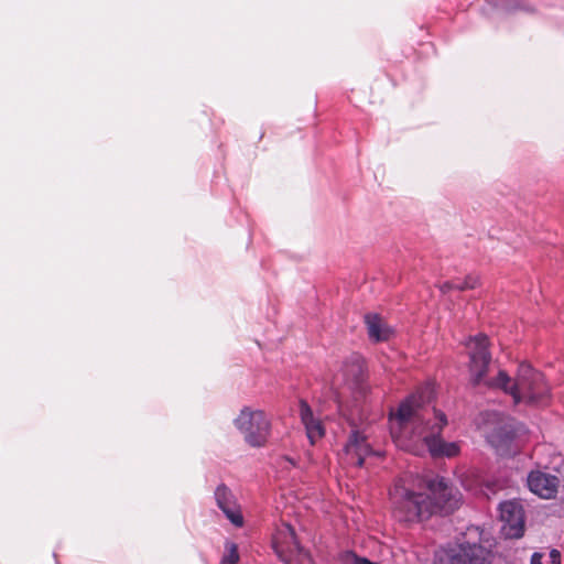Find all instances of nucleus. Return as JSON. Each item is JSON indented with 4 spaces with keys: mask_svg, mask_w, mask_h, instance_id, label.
<instances>
[{
    "mask_svg": "<svg viewBox=\"0 0 564 564\" xmlns=\"http://www.w3.org/2000/svg\"><path fill=\"white\" fill-rule=\"evenodd\" d=\"M424 392L409 395L402 401L395 413H390L391 435L395 441L400 438L401 430L413 424V431L421 437L433 458H453L459 455L460 446L457 442H445L442 438L444 427L447 425L446 414L430 406Z\"/></svg>",
    "mask_w": 564,
    "mask_h": 564,
    "instance_id": "1",
    "label": "nucleus"
},
{
    "mask_svg": "<svg viewBox=\"0 0 564 564\" xmlns=\"http://www.w3.org/2000/svg\"><path fill=\"white\" fill-rule=\"evenodd\" d=\"M490 388H499L510 394L514 404L524 403L529 406L546 408L552 402V389L545 376L528 362H521L512 381L505 370L497 377L486 381Z\"/></svg>",
    "mask_w": 564,
    "mask_h": 564,
    "instance_id": "2",
    "label": "nucleus"
},
{
    "mask_svg": "<svg viewBox=\"0 0 564 564\" xmlns=\"http://www.w3.org/2000/svg\"><path fill=\"white\" fill-rule=\"evenodd\" d=\"M392 514L400 522H422L431 519L426 492H417L398 479L389 490Z\"/></svg>",
    "mask_w": 564,
    "mask_h": 564,
    "instance_id": "3",
    "label": "nucleus"
},
{
    "mask_svg": "<svg viewBox=\"0 0 564 564\" xmlns=\"http://www.w3.org/2000/svg\"><path fill=\"white\" fill-rule=\"evenodd\" d=\"M426 488L431 518L451 516L463 505V495L459 489L444 477L437 476L427 480Z\"/></svg>",
    "mask_w": 564,
    "mask_h": 564,
    "instance_id": "4",
    "label": "nucleus"
},
{
    "mask_svg": "<svg viewBox=\"0 0 564 564\" xmlns=\"http://www.w3.org/2000/svg\"><path fill=\"white\" fill-rule=\"evenodd\" d=\"M235 425L251 447H263L271 435V422L264 411L245 406L235 419Z\"/></svg>",
    "mask_w": 564,
    "mask_h": 564,
    "instance_id": "5",
    "label": "nucleus"
},
{
    "mask_svg": "<svg viewBox=\"0 0 564 564\" xmlns=\"http://www.w3.org/2000/svg\"><path fill=\"white\" fill-rule=\"evenodd\" d=\"M272 547L284 564H314L311 554L301 546L294 528L286 522L276 527Z\"/></svg>",
    "mask_w": 564,
    "mask_h": 564,
    "instance_id": "6",
    "label": "nucleus"
},
{
    "mask_svg": "<svg viewBox=\"0 0 564 564\" xmlns=\"http://www.w3.org/2000/svg\"><path fill=\"white\" fill-rule=\"evenodd\" d=\"M465 345L468 348L470 382L474 387H477L484 381L489 371L491 362L489 338L486 334L480 333L469 336Z\"/></svg>",
    "mask_w": 564,
    "mask_h": 564,
    "instance_id": "7",
    "label": "nucleus"
},
{
    "mask_svg": "<svg viewBox=\"0 0 564 564\" xmlns=\"http://www.w3.org/2000/svg\"><path fill=\"white\" fill-rule=\"evenodd\" d=\"M437 564H485L486 549L478 543H460L435 553Z\"/></svg>",
    "mask_w": 564,
    "mask_h": 564,
    "instance_id": "8",
    "label": "nucleus"
},
{
    "mask_svg": "<svg viewBox=\"0 0 564 564\" xmlns=\"http://www.w3.org/2000/svg\"><path fill=\"white\" fill-rule=\"evenodd\" d=\"M501 531L508 539H519L524 533V510L516 500L503 501L499 506Z\"/></svg>",
    "mask_w": 564,
    "mask_h": 564,
    "instance_id": "9",
    "label": "nucleus"
},
{
    "mask_svg": "<svg viewBox=\"0 0 564 564\" xmlns=\"http://www.w3.org/2000/svg\"><path fill=\"white\" fill-rule=\"evenodd\" d=\"M218 508L224 512L226 518L237 528H241L245 523L241 508L236 500L231 490L219 485L214 492Z\"/></svg>",
    "mask_w": 564,
    "mask_h": 564,
    "instance_id": "10",
    "label": "nucleus"
},
{
    "mask_svg": "<svg viewBox=\"0 0 564 564\" xmlns=\"http://www.w3.org/2000/svg\"><path fill=\"white\" fill-rule=\"evenodd\" d=\"M529 489L543 499H552L556 496L560 479L555 475L542 470H531L528 475Z\"/></svg>",
    "mask_w": 564,
    "mask_h": 564,
    "instance_id": "11",
    "label": "nucleus"
},
{
    "mask_svg": "<svg viewBox=\"0 0 564 564\" xmlns=\"http://www.w3.org/2000/svg\"><path fill=\"white\" fill-rule=\"evenodd\" d=\"M344 451L349 457L351 464L357 467H362L366 457L372 454V448L367 443L366 436L357 430L351 431Z\"/></svg>",
    "mask_w": 564,
    "mask_h": 564,
    "instance_id": "12",
    "label": "nucleus"
},
{
    "mask_svg": "<svg viewBox=\"0 0 564 564\" xmlns=\"http://www.w3.org/2000/svg\"><path fill=\"white\" fill-rule=\"evenodd\" d=\"M299 408L301 421L305 426L307 437L311 444H315L317 440H321L324 436V426L318 419L314 417L312 408L310 406L307 401L301 399L299 402Z\"/></svg>",
    "mask_w": 564,
    "mask_h": 564,
    "instance_id": "13",
    "label": "nucleus"
},
{
    "mask_svg": "<svg viewBox=\"0 0 564 564\" xmlns=\"http://www.w3.org/2000/svg\"><path fill=\"white\" fill-rule=\"evenodd\" d=\"M516 437L517 432L510 424H501L490 432L488 441L497 448H505L509 447Z\"/></svg>",
    "mask_w": 564,
    "mask_h": 564,
    "instance_id": "14",
    "label": "nucleus"
},
{
    "mask_svg": "<svg viewBox=\"0 0 564 564\" xmlns=\"http://www.w3.org/2000/svg\"><path fill=\"white\" fill-rule=\"evenodd\" d=\"M365 323L367 325L370 340L379 343L389 339L390 329L383 325L382 319L378 314H367L365 316Z\"/></svg>",
    "mask_w": 564,
    "mask_h": 564,
    "instance_id": "15",
    "label": "nucleus"
},
{
    "mask_svg": "<svg viewBox=\"0 0 564 564\" xmlns=\"http://www.w3.org/2000/svg\"><path fill=\"white\" fill-rule=\"evenodd\" d=\"M479 285V276L475 274H468L465 276L462 283H454L452 281H446L438 285L440 291L443 294H446L453 290L457 291H467L474 290Z\"/></svg>",
    "mask_w": 564,
    "mask_h": 564,
    "instance_id": "16",
    "label": "nucleus"
},
{
    "mask_svg": "<svg viewBox=\"0 0 564 564\" xmlns=\"http://www.w3.org/2000/svg\"><path fill=\"white\" fill-rule=\"evenodd\" d=\"M531 564H561V553L552 549L549 554L534 552L531 556Z\"/></svg>",
    "mask_w": 564,
    "mask_h": 564,
    "instance_id": "17",
    "label": "nucleus"
},
{
    "mask_svg": "<svg viewBox=\"0 0 564 564\" xmlns=\"http://www.w3.org/2000/svg\"><path fill=\"white\" fill-rule=\"evenodd\" d=\"M239 560L238 544L232 541H226L219 564H238Z\"/></svg>",
    "mask_w": 564,
    "mask_h": 564,
    "instance_id": "18",
    "label": "nucleus"
},
{
    "mask_svg": "<svg viewBox=\"0 0 564 564\" xmlns=\"http://www.w3.org/2000/svg\"><path fill=\"white\" fill-rule=\"evenodd\" d=\"M276 466L283 470H290L291 468L297 467V460L288 455H282L276 459Z\"/></svg>",
    "mask_w": 564,
    "mask_h": 564,
    "instance_id": "19",
    "label": "nucleus"
},
{
    "mask_svg": "<svg viewBox=\"0 0 564 564\" xmlns=\"http://www.w3.org/2000/svg\"><path fill=\"white\" fill-rule=\"evenodd\" d=\"M354 564H379L376 562H371L370 560L366 557H359L357 555H354Z\"/></svg>",
    "mask_w": 564,
    "mask_h": 564,
    "instance_id": "20",
    "label": "nucleus"
},
{
    "mask_svg": "<svg viewBox=\"0 0 564 564\" xmlns=\"http://www.w3.org/2000/svg\"><path fill=\"white\" fill-rule=\"evenodd\" d=\"M352 367H356L360 373L362 372V365L359 360H356V362L352 364Z\"/></svg>",
    "mask_w": 564,
    "mask_h": 564,
    "instance_id": "21",
    "label": "nucleus"
},
{
    "mask_svg": "<svg viewBox=\"0 0 564 564\" xmlns=\"http://www.w3.org/2000/svg\"><path fill=\"white\" fill-rule=\"evenodd\" d=\"M520 8H521V7H520V4H519V3H517V6L514 7V9H520Z\"/></svg>",
    "mask_w": 564,
    "mask_h": 564,
    "instance_id": "22",
    "label": "nucleus"
}]
</instances>
